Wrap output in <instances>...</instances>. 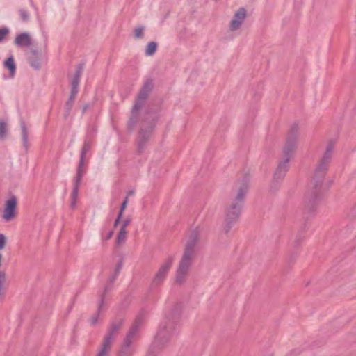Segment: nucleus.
<instances>
[{
  "label": "nucleus",
  "mask_w": 356,
  "mask_h": 356,
  "mask_svg": "<svg viewBox=\"0 0 356 356\" xmlns=\"http://www.w3.org/2000/svg\"><path fill=\"white\" fill-rule=\"evenodd\" d=\"M334 144V140H330L327 144L325 151L318 163L314 177L309 184L308 191L305 195L303 211V214L306 216V218H308L309 214L316 211L320 200L322 184L332 157Z\"/></svg>",
  "instance_id": "nucleus-1"
},
{
  "label": "nucleus",
  "mask_w": 356,
  "mask_h": 356,
  "mask_svg": "<svg viewBox=\"0 0 356 356\" xmlns=\"http://www.w3.org/2000/svg\"><path fill=\"white\" fill-rule=\"evenodd\" d=\"M182 308L181 303L175 304L161 321L146 356H157L168 346L170 339L177 332L178 323L181 318Z\"/></svg>",
  "instance_id": "nucleus-2"
},
{
  "label": "nucleus",
  "mask_w": 356,
  "mask_h": 356,
  "mask_svg": "<svg viewBox=\"0 0 356 356\" xmlns=\"http://www.w3.org/2000/svg\"><path fill=\"white\" fill-rule=\"evenodd\" d=\"M298 136V124L293 123L289 130L286 144L283 148L282 156L278 162L277 169L273 175V179L270 186L272 191L277 189L278 184L283 180L289 170V163L296 149Z\"/></svg>",
  "instance_id": "nucleus-3"
},
{
  "label": "nucleus",
  "mask_w": 356,
  "mask_h": 356,
  "mask_svg": "<svg viewBox=\"0 0 356 356\" xmlns=\"http://www.w3.org/2000/svg\"><path fill=\"white\" fill-rule=\"evenodd\" d=\"M249 177H243L239 185L234 189V195L227 203L225 209V225L223 232L228 234L234 224L237 222L244 204L245 195L248 189Z\"/></svg>",
  "instance_id": "nucleus-4"
},
{
  "label": "nucleus",
  "mask_w": 356,
  "mask_h": 356,
  "mask_svg": "<svg viewBox=\"0 0 356 356\" xmlns=\"http://www.w3.org/2000/svg\"><path fill=\"white\" fill-rule=\"evenodd\" d=\"M249 177H243L239 185L234 189V195L227 203L225 209V225L223 232L228 234L234 224L237 222L244 204L245 195L248 189Z\"/></svg>",
  "instance_id": "nucleus-5"
},
{
  "label": "nucleus",
  "mask_w": 356,
  "mask_h": 356,
  "mask_svg": "<svg viewBox=\"0 0 356 356\" xmlns=\"http://www.w3.org/2000/svg\"><path fill=\"white\" fill-rule=\"evenodd\" d=\"M159 107L148 106L142 120L138 136L137 138V152L142 154L146 149L159 119Z\"/></svg>",
  "instance_id": "nucleus-6"
},
{
  "label": "nucleus",
  "mask_w": 356,
  "mask_h": 356,
  "mask_svg": "<svg viewBox=\"0 0 356 356\" xmlns=\"http://www.w3.org/2000/svg\"><path fill=\"white\" fill-rule=\"evenodd\" d=\"M154 83L151 79H147L140 88L134 104L131 111V115L127 123V128L130 131H133L138 121L139 112L144 106L145 101L148 98L150 92L153 90Z\"/></svg>",
  "instance_id": "nucleus-7"
},
{
  "label": "nucleus",
  "mask_w": 356,
  "mask_h": 356,
  "mask_svg": "<svg viewBox=\"0 0 356 356\" xmlns=\"http://www.w3.org/2000/svg\"><path fill=\"white\" fill-rule=\"evenodd\" d=\"M123 323L124 320L121 318H115L111 322L97 356H108L114 339L119 333Z\"/></svg>",
  "instance_id": "nucleus-8"
},
{
  "label": "nucleus",
  "mask_w": 356,
  "mask_h": 356,
  "mask_svg": "<svg viewBox=\"0 0 356 356\" xmlns=\"http://www.w3.org/2000/svg\"><path fill=\"white\" fill-rule=\"evenodd\" d=\"M195 259V255L183 253L176 270L175 282L179 285L186 282L191 266Z\"/></svg>",
  "instance_id": "nucleus-9"
},
{
  "label": "nucleus",
  "mask_w": 356,
  "mask_h": 356,
  "mask_svg": "<svg viewBox=\"0 0 356 356\" xmlns=\"http://www.w3.org/2000/svg\"><path fill=\"white\" fill-rule=\"evenodd\" d=\"M145 321V314L140 313L135 318L134 323L127 334L123 344L131 346V344L137 339L140 330Z\"/></svg>",
  "instance_id": "nucleus-10"
},
{
  "label": "nucleus",
  "mask_w": 356,
  "mask_h": 356,
  "mask_svg": "<svg viewBox=\"0 0 356 356\" xmlns=\"http://www.w3.org/2000/svg\"><path fill=\"white\" fill-rule=\"evenodd\" d=\"M174 257L173 256H169L168 258L165 259L163 263L161 265L160 268L156 273L151 286H157L160 285L165 279L167 274L170 269L172 263L174 261Z\"/></svg>",
  "instance_id": "nucleus-11"
},
{
  "label": "nucleus",
  "mask_w": 356,
  "mask_h": 356,
  "mask_svg": "<svg viewBox=\"0 0 356 356\" xmlns=\"http://www.w3.org/2000/svg\"><path fill=\"white\" fill-rule=\"evenodd\" d=\"M200 232L197 229L193 230L184 248V253L196 255L195 248L199 240Z\"/></svg>",
  "instance_id": "nucleus-12"
},
{
  "label": "nucleus",
  "mask_w": 356,
  "mask_h": 356,
  "mask_svg": "<svg viewBox=\"0 0 356 356\" xmlns=\"http://www.w3.org/2000/svg\"><path fill=\"white\" fill-rule=\"evenodd\" d=\"M247 16V11L244 8H240L235 13L229 24V29L232 31L238 30L242 25Z\"/></svg>",
  "instance_id": "nucleus-13"
},
{
  "label": "nucleus",
  "mask_w": 356,
  "mask_h": 356,
  "mask_svg": "<svg viewBox=\"0 0 356 356\" xmlns=\"http://www.w3.org/2000/svg\"><path fill=\"white\" fill-rule=\"evenodd\" d=\"M17 206V200L15 196L11 197L6 202L3 218L8 221L15 216V211Z\"/></svg>",
  "instance_id": "nucleus-14"
},
{
  "label": "nucleus",
  "mask_w": 356,
  "mask_h": 356,
  "mask_svg": "<svg viewBox=\"0 0 356 356\" xmlns=\"http://www.w3.org/2000/svg\"><path fill=\"white\" fill-rule=\"evenodd\" d=\"M79 90L71 88L70 94L67 101L64 106V118L67 119L70 116L72 108L74 104L76 97L78 94Z\"/></svg>",
  "instance_id": "nucleus-15"
},
{
  "label": "nucleus",
  "mask_w": 356,
  "mask_h": 356,
  "mask_svg": "<svg viewBox=\"0 0 356 356\" xmlns=\"http://www.w3.org/2000/svg\"><path fill=\"white\" fill-rule=\"evenodd\" d=\"M28 60L34 70H38L40 69V54L38 50L33 49L31 51V55L29 56Z\"/></svg>",
  "instance_id": "nucleus-16"
},
{
  "label": "nucleus",
  "mask_w": 356,
  "mask_h": 356,
  "mask_svg": "<svg viewBox=\"0 0 356 356\" xmlns=\"http://www.w3.org/2000/svg\"><path fill=\"white\" fill-rule=\"evenodd\" d=\"M17 47H29L31 44V38L28 33H22L17 35L14 41Z\"/></svg>",
  "instance_id": "nucleus-17"
},
{
  "label": "nucleus",
  "mask_w": 356,
  "mask_h": 356,
  "mask_svg": "<svg viewBox=\"0 0 356 356\" xmlns=\"http://www.w3.org/2000/svg\"><path fill=\"white\" fill-rule=\"evenodd\" d=\"M85 172H86V169L84 167V161L79 159V162L77 170H76V177L74 178V186H77L79 188V186L81 182V179L83 177V176L84 175Z\"/></svg>",
  "instance_id": "nucleus-18"
},
{
  "label": "nucleus",
  "mask_w": 356,
  "mask_h": 356,
  "mask_svg": "<svg viewBox=\"0 0 356 356\" xmlns=\"http://www.w3.org/2000/svg\"><path fill=\"white\" fill-rule=\"evenodd\" d=\"M3 66L9 70V77L13 78L16 72V65L12 56L4 61Z\"/></svg>",
  "instance_id": "nucleus-19"
},
{
  "label": "nucleus",
  "mask_w": 356,
  "mask_h": 356,
  "mask_svg": "<svg viewBox=\"0 0 356 356\" xmlns=\"http://www.w3.org/2000/svg\"><path fill=\"white\" fill-rule=\"evenodd\" d=\"M90 148H91L90 140L88 138V136H86L84 140L83 145V147L81 151L80 160L85 161L86 155L90 150Z\"/></svg>",
  "instance_id": "nucleus-20"
},
{
  "label": "nucleus",
  "mask_w": 356,
  "mask_h": 356,
  "mask_svg": "<svg viewBox=\"0 0 356 356\" xmlns=\"http://www.w3.org/2000/svg\"><path fill=\"white\" fill-rule=\"evenodd\" d=\"M134 352V348L129 346H126L122 343L120 350L118 351L117 356H132Z\"/></svg>",
  "instance_id": "nucleus-21"
},
{
  "label": "nucleus",
  "mask_w": 356,
  "mask_h": 356,
  "mask_svg": "<svg viewBox=\"0 0 356 356\" xmlns=\"http://www.w3.org/2000/svg\"><path fill=\"white\" fill-rule=\"evenodd\" d=\"M127 232L126 229H123V228L120 229L115 239V243L117 245H120L125 242L127 238Z\"/></svg>",
  "instance_id": "nucleus-22"
},
{
  "label": "nucleus",
  "mask_w": 356,
  "mask_h": 356,
  "mask_svg": "<svg viewBox=\"0 0 356 356\" xmlns=\"http://www.w3.org/2000/svg\"><path fill=\"white\" fill-rule=\"evenodd\" d=\"M21 129H22V140L24 146L26 149L28 148V131L27 128L26 127V124L24 121H21L20 123Z\"/></svg>",
  "instance_id": "nucleus-23"
},
{
  "label": "nucleus",
  "mask_w": 356,
  "mask_h": 356,
  "mask_svg": "<svg viewBox=\"0 0 356 356\" xmlns=\"http://www.w3.org/2000/svg\"><path fill=\"white\" fill-rule=\"evenodd\" d=\"M158 44L156 42H149L147 43L145 49L146 56H152L156 51Z\"/></svg>",
  "instance_id": "nucleus-24"
},
{
  "label": "nucleus",
  "mask_w": 356,
  "mask_h": 356,
  "mask_svg": "<svg viewBox=\"0 0 356 356\" xmlns=\"http://www.w3.org/2000/svg\"><path fill=\"white\" fill-rule=\"evenodd\" d=\"M81 72L76 70L74 77L71 81V88L79 90V85L80 83V78L81 76Z\"/></svg>",
  "instance_id": "nucleus-25"
},
{
  "label": "nucleus",
  "mask_w": 356,
  "mask_h": 356,
  "mask_svg": "<svg viewBox=\"0 0 356 356\" xmlns=\"http://www.w3.org/2000/svg\"><path fill=\"white\" fill-rule=\"evenodd\" d=\"M113 284H108L105 286L104 292L99 296V312L102 309L104 305V299L105 294L111 289Z\"/></svg>",
  "instance_id": "nucleus-26"
},
{
  "label": "nucleus",
  "mask_w": 356,
  "mask_h": 356,
  "mask_svg": "<svg viewBox=\"0 0 356 356\" xmlns=\"http://www.w3.org/2000/svg\"><path fill=\"white\" fill-rule=\"evenodd\" d=\"M145 29V27L143 26H140L134 29V37L136 39H143L145 36L144 35V31Z\"/></svg>",
  "instance_id": "nucleus-27"
},
{
  "label": "nucleus",
  "mask_w": 356,
  "mask_h": 356,
  "mask_svg": "<svg viewBox=\"0 0 356 356\" xmlns=\"http://www.w3.org/2000/svg\"><path fill=\"white\" fill-rule=\"evenodd\" d=\"M79 187L74 186L71 193V207L74 208L76 207V199L78 197Z\"/></svg>",
  "instance_id": "nucleus-28"
},
{
  "label": "nucleus",
  "mask_w": 356,
  "mask_h": 356,
  "mask_svg": "<svg viewBox=\"0 0 356 356\" xmlns=\"http://www.w3.org/2000/svg\"><path fill=\"white\" fill-rule=\"evenodd\" d=\"M19 14L20 15V18L22 22H26L27 21H29V19L30 18V15H29V12L26 9H24V8L19 9Z\"/></svg>",
  "instance_id": "nucleus-29"
},
{
  "label": "nucleus",
  "mask_w": 356,
  "mask_h": 356,
  "mask_svg": "<svg viewBox=\"0 0 356 356\" xmlns=\"http://www.w3.org/2000/svg\"><path fill=\"white\" fill-rule=\"evenodd\" d=\"M303 238H304L303 233L302 232H298L296 236L294 241H293V246L295 248H297L298 246H299L301 244Z\"/></svg>",
  "instance_id": "nucleus-30"
},
{
  "label": "nucleus",
  "mask_w": 356,
  "mask_h": 356,
  "mask_svg": "<svg viewBox=\"0 0 356 356\" xmlns=\"http://www.w3.org/2000/svg\"><path fill=\"white\" fill-rule=\"evenodd\" d=\"M7 134V124L0 122V138H3Z\"/></svg>",
  "instance_id": "nucleus-31"
},
{
  "label": "nucleus",
  "mask_w": 356,
  "mask_h": 356,
  "mask_svg": "<svg viewBox=\"0 0 356 356\" xmlns=\"http://www.w3.org/2000/svg\"><path fill=\"white\" fill-rule=\"evenodd\" d=\"M9 29L7 27H3L0 29V42H1L4 38L8 35Z\"/></svg>",
  "instance_id": "nucleus-32"
},
{
  "label": "nucleus",
  "mask_w": 356,
  "mask_h": 356,
  "mask_svg": "<svg viewBox=\"0 0 356 356\" xmlns=\"http://www.w3.org/2000/svg\"><path fill=\"white\" fill-rule=\"evenodd\" d=\"M131 222V218L130 216H127L124 220H122V223L120 228L126 229L127 227L129 225Z\"/></svg>",
  "instance_id": "nucleus-33"
},
{
  "label": "nucleus",
  "mask_w": 356,
  "mask_h": 356,
  "mask_svg": "<svg viewBox=\"0 0 356 356\" xmlns=\"http://www.w3.org/2000/svg\"><path fill=\"white\" fill-rule=\"evenodd\" d=\"M348 216L350 218H354L356 217V203L353 205V207L349 211V212L348 213Z\"/></svg>",
  "instance_id": "nucleus-34"
},
{
  "label": "nucleus",
  "mask_w": 356,
  "mask_h": 356,
  "mask_svg": "<svg viewBox=\"0 0 356 356\" xmlns=\"http://www.w3.org/2000/svg\"><path fill=\"white\" fill-rule=\"evenodd\" d=\"M101 312V310L99 312V309L97 311V313L95 314L90 318V323L92 325H95L97 323L99 314Z\"/></svg>",
  "instance_id": "nucleus-35"
},
{
  "label": "nucleus",
  "mask_w": 356,
  "mask_h": 356,
  "mask_svg": "<svg viewBox=\"0 0 356 356\" xmlns=\"http://www.w3.org/2000/svg\"><path fill=\"white\" fill-rule=\"evenodd\" d=\"M6 242V236L3 234H0V250H2L5 247Z\"/></svg>",
  "instance_id": "nucleus-36"
},
{
  "label": "nucleus",
  "mask_w": 356,
  "mask_h": 356,
  "mask_svg": "<svg viewBox=\"0 0 356 356\" xmlns=\"http://www.w3.org/2000/svg\"><path fill=\"white\" fill-rule=\"evenodd\" d=\"M122 267V261L121 260L116 265L115 270V274L118 275V273H120Z\"/></svg>",
  "instance_id": "nucleus-37"
},
{
  "label": "nucleus",
  "mask_w": 356,
  "mask_h": 356,
  "mask_svg": "<svg viewBox=\"0 0 356 356\" xmlns=\"http://www.w3.org/2000/svg\"><path fill=\"white\" fill-rule=\"evenodd\" d=\"M117 276H118V275L114 274L111 277H110V279L108 280V283H110L111 284H113V283L114 282V281L116 279Z\"/></svg>",
  "instance_id": "nucleus-38"
},
{
  "label": "nucleus",
  "mask_w": 356,
  "mask_h": 356,
  "mask_svg": "<svg viewBox=\"0 0 356 356\" xmlns=\"http://www.w3.org/2000/svg\"><path fill=\"white\" fill-rule=\"evenodd\" d=\"M113 231H112V230H111V231H110V232L107 234V235H106V236L105 239H106V240H109V239L113 236Z\"/></svg>",
  "instance_id": "nucleus-39"
},
{
  "label": "nucleus",
  "mask_w": 356,
  "mask_h": 356,
  "mask_svg": "<svg viewBox=\"0 0 356 356\" xmlns=\"http://www.w3.org/2000/svg\"><path fill=\"white\" fill-rule=\"evenodd\" d=\"M83 67H84V64L81 63L77 66L76 70L82 72Z\"/></svg>",
  "instance_id": "nucleus-40"
},
{
  "label": "nucleus",
  "mask_w": 356,
  "mask_h": 356,
  "mask_svg": "<svg viewBox=\"0 0 356 356\" xmlns=\"http://www.w3.org/2000/svg\"><path fill=\"white\" fill-rule=\"evenodd\" d=\"M88 107H89L88 104H84V105L83 106V108H82V113H84L87 111V109L88 108Z\"/></svg>",
  "instance_id": "nucleus-41"
},
{
  "label": "nucleus",
  "mask_w": 356,
  "mask_h": 356,
  "mask_svg": "<svg viewBox=\"0 0 356 356\" xmlns=\"http://www.w3.org/2000/svg\"><path fill=\"white\" fill-rule=\"evenodd\" d=\"M127 204L125 202H122L120 206V210L124 211L127 207Z\"/></svg>",
  "instance_id": "nucleus-42"
},
{
  "label": "nucleus",
  "mask_w": 356,
  "mask_h": 356,
  "mask_svg": "<svg viewBox=\"0 0 356 356\" xmlns=\"http://www.w3.org/2000/svg\"><path fill=\"white\" fill-rule=\"evenodd\" d=\"M120 220H121L120 218H116V219L114 221V224H113L115 227L118 226V225L119 224Z\"/></svg>",
  "instance_id": "nucleus-43"
},
{
  "label": "nucleus",
  "mask_w": 356,
  "mask_h": 356,
  "mask_svg": "<svg viewBox=\"0 0 356 356\" xmlns=\"http://www.w3.org/2000/svg\"><path fill=\"white\" fill-rule=\"evenodd\" d=\"M123 212H124V211L120 210V211H119V213H118V214L117 218H120V219H121V218H122V215H123Z\"/></svg>",
  "instance_id": "nucleus-44"
},
{
  "label": "nucleus",
  "mask_w": 356,
  "mask_h": 356,
  "mask_svg": "<svg viewBox=\"0 0 356 356\" xmlns=\"http://www.w3.org/2000/svg\"><path fill=\"white\" fill-rule=\"evenodd\" d=\"M134 194V191L130 190L127 193V196H131V195H133Z\"/></svg>",
  "instance_id": "nucleus-45"
},
{
  "label": "nucleus",
  "mask_w": 356,
  "mask_h": 356,
  "mask_svg": "<svg viewBox=\"0 0 356 356\" xmlns=\"http://www.w3.org/2000/svg\"><path fill=\"white\" fill-rule=\"evenodd\" d=\"M128 201H129L128 196H127V197H125V198L122 202H125L127 204Z\"/></svg>",
  "instance_id": "nucleus-46"
},
{
  "label": "nucleus",
  "mask_w": 356,
  "mask_h": 356,
  "mask_svg": "<svg viewBox=\"0 0 356 356\" xmlns=\"http://www.w3.org/2000/svg\"><path fill=\"white\" fill-rule=\"evenodd\" d=\"M295 257H296L295 256L291 255V256L290 257L289 260H290V261H293V260H294V259H295Z\"/></svg>",
  "instance_id": "nucleus-47"
}]
</instances>
